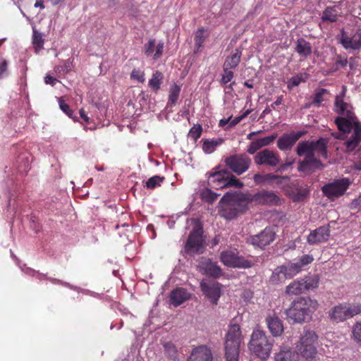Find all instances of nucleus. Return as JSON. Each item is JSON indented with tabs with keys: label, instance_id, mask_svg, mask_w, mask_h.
Wrapping results in <instances>:
<instances>
[{
	"label": "nucleus",
	"instance_id": "10",
	"mask_svg": "<svg viewBox=\"0 0 361 361\" xmlns=\"http://www.w3.org/2000/svg\"><path fill=\"white\" fill-rule=\"evenodd\" d=\"M339 42L345 50H359L361 48L360 30L348 32L343 29L339 35Z\"/></svg>",
	"mask_w": 361,
	"mask_h": 361
},
{
	"label": "nucleus",
	"instance_id": "11",
	"mask_svg": "<svg viewBox=\"0 0 361 361\" xmlns=\"http://www.w3.org/2000/svg\"><path fill=\"white\" fill-rule=\"evenodd\" d=\"M226 165L235 173L241 175L251 164V159L245 154H234L225 159Z\"/></svg>",
	"mask_w": 361,
	"mask_h": 361
},
{
	"label": "nucleus",
	"instance_id": "26",
	"mask_svg": "<svg viewBox=\"0 0 361 361\" xmlns=\"http://www.w3.org/2000/svg\"><path fill=\"white\" fill-rule=\"evenodd\" d=\"M190 293L184 288H176L171 291L170 294L171 303L175 307H177L188 300L190 298Z\"/></svg>",
	"mask_w": 361,
	"mask_h": 361
},
{
	"label": "nucleus",
	"instance_id": "63",
	"mask_svg": "<svg viewBox=\"0 0 361 361\" xmlns=\"http://www.w3.org/2000/svg\"><path fill=\"white\" fill-rule=\"evenodd\" d=\"M231 121V117L228 118L227 119L220 120L219 126L224 128L225 129H228L230 128L229 127V123H230L229 121Z\"/></svg>",
	"mask_w": 361,
	"mask_h": 361
},
{
	"label": "nucleus",
	"instance_id": "5",
	"mask_svg": "<svg viewBox=\"0 0 361 361\" xmlns=\"http://www.w3.org/2000/svg\"><path fill=\"white\" fill-rule=\"evenodd\" d=\"M243 342L242 332L239 325H230L226 336V361H238L239 349Z\"/></svg>",
	"mask_w": 361,
	"mask_h": 361
},
{
	"label": "nucleus",
	"instance_id": "49",
	"mask_svg": "<svg viewBox=\"0 0 361 361\" xmlns=\"http://www.w3.org/2000/svg\"><path fill=\"white\" fill-rule=\"evenodd\" d=\"M164 180V178H161L158 176H153L150 178L147 182H146V187L147 188L153 189L156 188L157 186H159L161 185Z\"/></svg>",
	"mask_w": 361,
	"mask_h": 361
},
{
	"label": "nucleus",
	"instance_id": "6",
	"mask_svg": "<svg viewBox=\"0 0 361 361\" xmlns=\"http://www.w3.org/2000/svg\"><path fill=\"white\" fill-rule=\"evenodd\" d=\"M318 336L314 331L305 329L296 346L297 350L306 359H314L317 354Z\"/></svg>",
	"mask_w": 361,
	"mask_h": 361
},
{
	"label": "nucleus",
	"instance_id": "34",
	"mask_svg": "<svg viewBox=\"0 0 361 361\" xmlns=\"http://www.w3.org/2000/svg\"><path fill=\"white\" fill-rule=\"evenodd\" d=\"M223 143L222 139L218 140H204L202 143V150L205 154H212L216 147Z\"/></svg>",
	"mask_w": 361,
	"mask_h": 361
},
{
	"label": "nucleus",
	"instance_id": "2",
	"mask_svg": "<svg viewBox=\"0 0 361 361\" xmlns=\"http://www.w3.org/2000/svg\"><path fill=\"white\" fill-rule=\"evenodd\" d=\"M338 133H332L336 139L345 140L348 151H353L361 142V123L356 121H350L343 117L335 119Z\"/></svg>",
	"mask_w": 361,
	"mask_h": 361
},
{
	"label": "nucleus",
	"instance_id": "35",
	"mask_svg": "<svg viewBox=\"0 0 361 361\" xmlns=\"http://www.w3.org/2000/svg\"><path fill=\"white\" fill-rule=\"evenodd\" d=\"M282 266L286 274V276H288V279L293 278L302 271L300 269V267L298 264L295 260L294 262H290Z\"/></svg>",
	"mask_w": 361,
	"mask_h": 361
},
{
	"label": "nucleus",
	"instance_id": "1",
	"mask_svg": "<svg viewBox=\"0 0 361 361\" xmlns=\"http://www.w3.org/2000/svg\"><path fill=\"white\" fill-rule=\"evenodd\" d=\"M327 142L324 138L316 141H302L298 143L296 152L300 157L304 156L305 159L299 162L298 170L307 173L324 167L319 161V157L327 158Z\"/></svg>",
	"mask_w": 361,
	"mask_h": 361
},
{
	"label": "nucleus",
	"instance_id": "28",
	"mask_svg": "<svg viewBox=\"0 0 361 361\" xmlns=\"http://www.w3.org/2000/svg\"><path fill=\"white\" fill-rule=\"evenodd\" d=\"M204 273L214 278H218L222 274L221 269L216 263L210 259H207L202 264Z\"/></svg>",
	"mask_w": 361,
	"mask_h": 361
},
{
	"label": "nucleus",
	"instance_id": "58",
	"mask_svg": "<svg viewBox=\"0 0 361 361\" xmlns=\"http://www.w3.org/2000/svg\"><path fill=\"white\" fill-rule=\"evenodd\" d=\"M350 208L351 209H361V195L358 197V198L352 201L350 204Z\"/></svg>",
	"mask_w": 361,
	"mask_h": 361
},
{
	"label": "nucleus",
	"instance_id": "20",
	"mask_svg": "<svg viewBox=\"0 0 361 361\" xmlns=\"http://www.w3.org/2000/svg\"><path fill=\"white\" fill-rule=\"evenodd\" d=\"M305 133V131L291 132L283 134L277 141V146L281 150H288Z\"/></svg>",
	"mask_w": 361,
	"mask_h": 361
},
{
	"label": "nucleus",
	"instance_id": "22",
	"mask_svg": "<svg viewBox=\"0 0 361 361\" xmlns=\"http://www.w3.org/2000/svg\"><path fill=\"white\" fill-rule=\"evenodd\" d=\"M212 359L211 350L206 345H200L192 350L188 361H212Z\"/></svg>",
	"mask_w": 361,
	"mask_h": 361
},
{
	"label": "nucleus",
	"instance_id": "25",
	"mask_svg": "<svg viewBox=\"0 0 361 361\" xmlns=\"http://www.w3.org/2000/svg\"><path fill=\"white\" fill-rule=\"evenodd\" d=\"M219 204L221 206V215L225 219H233L239 214V212L231 200L224 201L222 197Z\"/></svg>",
	"mask_w": 361,
	"mask_h": 361
},
{
	"label": "nucleus",
	"instance_id": "24",
	"mask_svg": "<svg viewBox=\"0 0 361 361\" xmlns=\"http://www.w3.org/2000/svg\"><path fill=\"white\" fill-rule=\"evenodd\" d=\"M342 13L340 3L333 6H328L323 11L322 19L324 22L334 23L338 20V17Z\"/></svg>",
	"mask_w": 361,
	"mask_h": 361
},
{
	"label": "nucleus",
	"instance_id": "27",
	"mask_svg": "<svg viewBox=\"0 0 361 361\" xmlns=\"http://www.w3.org/2000/svg\"><path fill=\"white\" fill-rule=\"evenodd\" d=\"M329 315L331 320L336 322L348 319L345 304L335 306L329 311Z\"/></svg>",
	"mask_w": 361,
	"mask_h": 361
},
{
	"label": "nucleus",
	"instance_id": "57",
	"mask_svg": "<svg viewBox=\"0 0 361 361\" xmlns=\"http://www.w3.org/2000/svg\"><path fill=\"white\" fill-rule=\"evenodd\" d=\"M59 106H60V109L66 114H67L71 118L72 117V111H71V110H70L69 106L66 103H65L64 102L60 100L59 101Z\"/></svg>",
	"mask_w": 361,
	"mask_h": 361
},
{
	"label": "nucleus",
	"instance_id": "30",
	"mask_svg": "<svg viewBox=\"0 0 361 361\" xmlns=\"http://www.w3.org/2000/svg\"><path fill=\"white\" fill-rule=\"evenodd\" d=\"M295 50L300 56L307 58L312 54V46L305 39L299 38L296 42Z\"/></svg>",
	"mask_w": 361,
	"mask_h": 361
},
{
	"label": "nucleus",
	"instance_id": "39",
	"mask_svg": "<svg viewBox=\"0 0 361 361\" xmlns=\"http://www.w3.org/2000/svg\"><path fill=\"white\" fill-rule=\"evenodd\" d=\"M205 30L204 28L198 29L195 35V53H197L200 48L203 47V44L204 42V40L207 37V36L204 35Z\"/></svg>",
	"mask_w": 361,
	"mask_h": 361
},
{
	"label": "nucleus",
	"instance_id": "37",
	"mask_svg": "<svg viewBox=\"0 0 361 361\" xmlns=\"http://www.w3.org/2000/svg\"><path fill=\"white\" fill-rule=\"evenodd\" d=\"M303 285L305 290L310 289H314L318 287L319 277L317 274L306 276L304 278H302Z\"/></svg>",
	"mask_w": 361,
	"mask_h": 361
},
{
	"label": "nucleus",
	"instance_id": "40",
	"mask_svg": "<svg viewBox=\"0 0 361 361\" xmlns=\"http://www.w3.org/2000/svg\"><path fill=\"white\" fill-rule=\"evenodd\" d=\"M329 94V91L326 89H317L313 96L312 104L317 106H319L321 103L325 100L326 95Z\"/></svg>",
	"mask_w": 361,
	"mask_h": 361
},
{
	"label": "nucleus",
	"instance_id": "3",
	"mask_svg": "<svg viewBox=\"0 0 361 361\" xmlns=\"http://www.w3.org/2000/svg\"><path fill=\"white\" fill-rule=\"evenodd\" d=\"M318 307L317 300L301 297L291 302L289 308L286 310V314L294 323L308 322L312 319V314Z\"/></svg>",
	"mask_w": 361,
	"mask_h": 361
},
{
	"label": "nucleus",
	"instance_id": "44",
	"mask_svg": "<svg viewBox=\"0 0 361 361\" xmlns=\"http://www.w3.org/2000/svg\"><path fill=\"white\" fill-rule=\"evenodd\" d=\"M307 78V73L298 74V75L292 77L289 80L288 84V87H290V85H292L293 87H296L300 83L305 82Z\"/></svg>",
	"mask_w": 361,
	"mask_h": 361
},
{
	"label": "nucleus",
	"instance_id": "4",
	"mask_svg": "<svg viewBox=\"0 0 361 361\" xmlns=\"http://www.w3.org/2000/svg\"><path fill=\"white\" fill-rule=\"evenodd\" d=\"M273 339L269 338L264 331L259 329H254L248 343L250 352L262 360H266L270 355Z\"/></svg>",
	"mask_w": 361,
	"mask_h": 361
},
{
	"label": "nucleus",
	"instance_id": "16",
	"mask_svg": "<svg viewBox=\"0 0 361 361\" xmlns=\"http://www.w3.org/2000/svg\"><path fill=\"white\" fill-rule=\"evenodd\" d=\"M255 162L257 165H267L275 167L279 164L280 158L276 152L265 149L256 154Z\"/></svg>",
	"mask_w": 361,
	"mask_h": 361
},
{
	"label": "nucleus",
	"instance_id": "9",
	"mask_svg": "<svg viewBox=\"0 0 361 361\" xmlns=\"http://www.w3.org/2000/svg\"><path fill=\"white\" fill-rule=\"evenodd\" d=\"M221 261L222 263L230 267L248 268L251 263L238 255L235 249H230L221 252Z\"/></svg>",
	"mask_w": 361,
	"mask_h": 361
},
{
	"label": "nucleus",
	"instance_id": "14",
	"mask_svg": "<svg viewBox=\"0 0 361 361\" xmlns=\"http://www.w3.org/2000/svg\"><path fill=\"white\" fill-rule=\"evenodd\" d=\"M201 290L204 296L216 305L221 293V286L214 281L204 280L200 283Z\"/></svg>",
	"mask_w": 361,
	"mask_h": 361
},
{
	"label": "nucleus",
	"instance_id": "41",
	"mask_svg": "<svg viewBox=\"0 0 361 361\" xmlns=\"http://www.w3.org/2000/svg\"><path fill=\"white\" fill-rule=\"evenodd\" d=\"M180 92V87L177 84H173L170 87L169 96V104L172 106L177 102Z\"/></svg>",
	"mask_w": 361,
	"mask_h": 361
},
{
	"label": "nucleus",
	"instance_id": "64",
	"mask_svg": "<svg viewBox=\"0 0 361 361\" xmlns=\"http://www.w3.org/2000/svg\"><path fill=\"white\" fill-rule=\"evenodd\" d=\"M7 68V63L6 61H3L0 64V78H1L2 74L6 71Z\"/></svg>",
	"mask_w": 361,
	"mask_h": 361
},
{
	"label": "nucleus",
	"instance_id": "13",
	"mask_svg": "<svg viewBox=\"0 0 361 361\" xmlns=\"http://www.w3.org/2000/svg\"><path fill=\"white\" fill-rule=\"evenodd\" d=\"M345 94V87H343L342 92L337 95L335 98L334 111L336 113L341 115V117L345 118L346 120L354 121L357 118L353 112V108L350 104L344 102L343 97Z\"/></svg>",
	"mask_w": 361,
	"mask_h": 361
},
{
	"label": "nucleus",
	"instance_id": "55",
	"mask_svg": "<svg viewBox=\"0 0 361 361\" xmlns=\"http://www.w3.org/2000/svg\"><path fill=\"white\" fill-rule=\"evenodd\" d=\"M250 111L249 110H247L243 114H242L241 116H237V117L234 118L233 119H232V118L231 117V121H229L230 122L229 127H233L235 125H237L244 118H245L250 114Z\"/></svg>",
	"mask_w": 361,
	"mask_h": 361
},
{
	"label": "nucleus",
	"instance_id": "19",
	"mask_svg": "<svg viewBox=\"0 0 361 361\" xmlns=\"http://www.w3.org/2000/svg\"><path fill=\"white\" fill-rule=\"evenodd\" d=\"M253 202L258 204L276 205L280 199L272 191L261 190L252 195Z\"/></svg>",
	"mask_w": 361,
	"mask_h": 361
},
{
	"label": "nucleus",
	"instance_id": "51",
	"mask_svg": "<svg viewBox=\"0 0 361 361\" xmlns=\"http://www.w3.org/2000/svg\"><path fill=\"white\" fill-rule=\"evenodd\" d=\"M276 136L275 135H272L270 136L264 137L260 139L255 140L257 144L259 145V148L267 146L270 145L275 139Z\"/></svg>",
	"mask_w": 361,
	"mask_h": 361
},
{
	"label": "nucleus",
	"instance_id": "52",
	"mask_svg": "<svg viewBox=\"0 0 361 361\" xmlns=\"http://www.w3.org/2000/svg\"><path fill=\"white\" fill-rule=\"evenodd\" d=\"M224 73L221 78V82L223 84H226L232 80L234 77L233 72L231 71V69L224 67Z\"/></svg>",
	"mask_w": 361,
	"mask_h": 361
},
{
	"label": "nucleus",
	"instance_id": "61",
	"mask_svg": "<svg viewBox=\"0 0 361 361\" xmlns=\"http://www.w3.org/2000/svg\"><path fill=\"white\" fill-rule=\"evenodd\" d=\"M58 82V80L49 75H47L44 78V82L47 85H51V86H54L56 83Z\"/></svg>",
	"mask_w": 361,
	"mask_h": 361
},
{
	"label": "nucleus",
	"instance_id": "62",
	"mask_svg": "<svg viewBox=\"0 0 361 361\" xmlns=\"http://www.w3.org/2000/svg\"><path fill=\"white\" fill-rule=\"evenodd\" d=\"M283 102V96H279L276 101L273 102L269 106L271 108V109L276 110V106L281 105Z\"/></svg>",
	"mask_w": 361,
	"mask_h": 361
},
{
	"label": "nucleus",
	"instance_id": "18",
	"mask_svg": "<svg viewBox=\"0 0 361 361\" xmlns=\"http://www.w3.org/2000/svg\"><path fill=\"white\" fill-rule=\"evenodd\" d=\"M329 237V227L328 226H322L312 231L307 238V241L310 245H317L326 242Z\"/></svg>",
	"mask_w": 361,
	"mask_h": 361
},
{
	"label": "nucleus",
	"instance_id": "48",
	"mask_svg": "<svg viewBox=\"0 0 361 361\" xmlns=\"http://www.w3.org/2000/svg\"><path fill=\"white\" fill-rule=\"evenodd\" d=\"M72 69V63L69 61H66L63 66H56L54 71L59 74H66L69 73Z\"/></svg>",
	"mask_w": 361,
	"mask_h": 361
},
{
	"label": "nucleus",
	"instance_id": "36",
	"mask_svg": "<svg viewBox=\"0 0 361 361\" xmlns=\"http://www.w3.org/2000/svg\"><path fill=\"white\" fill-rule=\"evenodd\" d=\"M163 79V74L160 71H156L153 73L152 78L149 80L148 85L153 91L157 92L160 89Z\"/></svg>",
	"mask_w": 361,
	"mask_h": 361
},
{
	"label": "nucleus",
	"instance_id": "33",
	"mask_svg": "<svg viewBox=\"0 0 361 361\" xmlns=\"http://www.w3.org/2000/svg\"><path fill=\"white\" fill-rule=\"evenodd\" d=\"M275 361H298V354L290 349H281L275 354Z\"/></svg>",
	"mask_w": 361,
	"mask_h": 361
},
{
	"label": "nucleus",
	"instance_id": "45",
	"mask_svg": "<svg viewBox=\"0 0 361 361\" xmlns=\"http://www.w3.org/2000/svg\"><path fill=\"white\" fill-rule=\"evenodd\" d=\"M352 338L357 343H361V320L357 322L352 328Z\"/></svg>",
	"mask_w": 361,
	"mask_h": 361
},
{
	"label": "nucleus",
	"instance_id": "21",
	"mask_svg": "<svg viewBox=\"0 0 361 361\" xmlns=\"http://www.w3.org/2000/svg\"><path fill=\"white\" fill-rule=\"evenodd\" d=\"M164 44L162 41L157 43L154 39H150L143 47V51L147 56L153 55V59L157 60L159 59L164 51Z\"/></svg>",
	"mask_w": 361,
	"mask_h": 361
},
{
	"label": "nucleus",
	"instance_id": "23",
	"mask_svg": "<svg viewBox=\"0 0 361 361\" xmlns=\"http://www.w3.org/2000/svg\"><path fill=\"white\" fill-rule=\"evenodd\" d=\"M267 324L273 336H279L283 331V326L281 319L275 314H269L266 318Z\"/></svg>",
	"mask_w": 361,
	"mask_h": 361
},
{
	"label": "nucleus",
	"instance_id": "31",
	"mask_svg": "<svg viewBox=\"0 0 361 361\" xmlns=\"http://www.w3.org/2000/svg\"><path fill=\"white\" fill-rule=\"evenodd\" d=\"M242 56V50L240 49H235L230 56H228L224 63V67L229 69L235 68L240 61Z\"/></svg>",
	"mask_w": 361,
	"mask_h": 361
},
{
	"label": "nucleus",
	"instance_id": "50",
	"mask_svg": "<svg viewBox=\"0 0 361 361\" xmlns=\"http://www.w3.org/2000/svg\"><path fill=\"white\" fill-rule=\"evenodd\" d=\"M164 348L166 353H167L170 357L175 359L177 350L174 344L171 342H166L164 343Z\"/></svg>",
	"mask_w": 361,
	"mask_h": 361
},
{
	"label": "nucleus",
	"instance_id": "56",
	"mask_svg": "<svg viewBox=\"0 0 361 361\" xmlns=\"http://www.w3.org/2000/svg\"><path fill=\"white\" fill-rule=\"evenodd\" d=\"M131 78L133 79L137 80L139 82H144L145 81V74L144 72L140 71V70H135L134 69L131 73Z\"/></svg>",
	"mask_w": 361,
	"mask_h": 361
},
{
	"label": "nucleus",
	"instance_id": "60",
	"mask_svg": "<svg viewBox=\"0 0 361 361\" xmlns=\"http://www.w3.org/2000/svg\"><path fill=\"white\" fill-rule=\"evenodd\" d=\"M336 65H339L341 67H345L348 64V59L346 57L338 56L336 61Z\"/></svg>",
	"mask_w": 361,
	"mask_h": 361
},
{
	"label": "nucleus",
	"instance_id": "42",
	"mask_svg": "<svg viewBox=\"0 0 361 361\" xmlns=\"http://www.w3.org/2000/svg\"><path fill=\"white\" fill-rule=\"evenodd\" d=\"M348 319L361 313L360 304H345Z\"/></svg>",
	"mask_w": 361,
	"mask_h": 361
},
{
	"label": "nucleus",
	"instance_id": "47",
	"mask_svg": "<svg viewBox=\"0 0 361 361\" xmlns=\"http://www.w3.org/2000/svg\"><path fill=\"white\" fill-rule=\"evenodd\" d=\"M202 128L200 125L197 124L194 125L190 130L188 133V136L193 139L194 140H197L202 134Z\"/></svg>",
	"mask_w": 361,
	"mask_h": 361
},
{
	"label": "nucleus",
	"instance_id": "29",
	"mask_svg": "<svg viewBox=\"0 0 361 361\" xmlns=\"http://www.w3.org/2000/svg\"><path fill=\"white\" fill-rule=\"evenodd\" d=\"M44 35L37 30L35 26H32V44L36 54H39L44 49Z\"/></svg>",
	"mask_w": 361,
	"mask_h": 361
},
{
	"label": "nucleus",
	"instance_id": "54",
	"mask_svg": "<svg viewBox=\"0 0 361 361\" xmlns=\"http://www.w3.org/2000/svg\"><path fill=\"white\" fill-rule=\"evenodd\" d=\"M228 186H235V188H240L243 186V183L230 173L229 178H228Z\"/></svg>",
	"mask_w": 361,
	"mask_h": 361
},
{
	"label": "nucleus",
	"instance_id": "46",
	"mask_svg": "<svg viewBox=\"0 0 361 361\" xmlns=\"http://www.w3.org/2000/svg\"><path fill=\"white\" fill-rule=\"evenodd\" d=\"M298 264L302 270L303 267L311 264L314 261V257L312 255H304L295 260Z\"/></svg>",
	"mask_w": 361,
	"mask_h": 361
},
{
	"label": "nucleus",
	"instance_id": "12",
	"mask_svg": "<svg viewBox=\"0 0 361 361\" xmlns=\"http://www.w3.org/2000/svg\"><path fill=\"white\" fill-rule=\"evenodd\" d=\"M223 200L224 201L231 200L239 213L247 209L248 204L253 202L252 195L250 193L227 192L223 196Z\"/></svg>",
	"mask_w": 361,
	"mask_h": 361
},
{
	"label": "nucleus",
	"instance_id": "59",
	"mask_svg": "<svg viewBox=\"0 0 361 361\" xmlns=\"http://www.w3.org/2000/svg\"><path fill=\"white\" fill-rule=\"evenodd\" d=\"M259 145L257 144L255 141L251 142L250 146L247 148V152L250 154H255L258 149H259Z\"/></svg>",
	"mask_w": 361,
	"mask_h": 361
},
{
	"label": "nucleus",
	"instance_id": "8",
	"mask_svg": "<svg viewBox=\"0 0 361 361\" xmlns=\"http://www.w3.org/2000/svg\"><path fill=\"white\" fill-rule=\"evenodd\" d=\"M350 185L348 178H341L325 184L322 191L325 197L334 201L343 196Z\"/></svg>",
	"mask_w": 361,
	"mask_h": 361
},
{
	"label": "nucleus",
	"instance_id": "38",
	"mask_svg": "<svg viewBox=\"0 0 361 361\" xmlns=\"http://www.w3.org/2000/svg\"><path fill=\"white\" fill-rule=\"evenodd\" d=\"M288 279V276H286V274L285 271L283 270V266H279L276 267L271 276V281L274 283H282L286 281V279Z\"/></svg>",
	"mask_w": 361,
	"mask_h": 361
},
{
	"label": "nucleus",
	"instance_id": "17",
	"mask_svg": "<svg viewBox=\"0 0 361 361\" xmlns=\"http://www.w3.org/2000/svg\"><path fill=\"white\" fill-rule=\"evenodd\" d=\"M229 172L225 169L211 173L208 176V184L215 189L228 187Z\"/></svg>",
	"mask_w": 361,
	"mask_h": 361
},
{
	"label": "nucleus",
	"instance_id": "53",
	"mask_svg": "<svg viewBox=\"0 0 361 361\" xmlns=\"http://www.w3.org/2000/svg\"><path fill=\"white\" fill-rule=\"evenodd\" d=\"M275 177V176L271 174H267L265 176H262L259 173H257L254 176L253 179L257 184H260L267 181L269 179L274 178Z\"/></svg>",
	"mask_w": 361,
	"mask_h": 361
},
{
	"label": "nucleus",
	"instance_id": "7",
	"mask_svg": "<svg viewBox=\"0 0 361 361\" xmlns=\"http://www.w3.org/2000/svg\"><path fill=\"white\" fill-rule=\"evenodd\" d=\"M191 221L194 225V228L187 240L185 251L190 255H194L202 252L204 246L202 237L203 231L201 224L199 221L195 219H192Z\"/></svg>",
	"mask_w": 361,
	"mask_h": 361
},
{
	"label": "nucleus",
	"instance_id": "15",
	"mask_svg": "<svg viewBox=\"0 0 361 361\" xmlns=\"http://www.w3.org/2000/svg\"><path fill=\"white\" fill-rule=\"evenodd\" d=\"M275 235V231L267 227L259 234L250 236L247 242L255 247L264 248L274 241Z\"/></svg>",
	"mask_w": 361,
	"mask_h": 361
},
{
	"label": "nucleus",
	"instance_id": "43",
	"mask_svg": "<svg viewBox=\"0 0 361 361\" xmlns=\"http://www.w3.org/2000/svg\"><path fill=\"white\" fill-rule=\"evenodd\" d=\"M200 195L203 200L209 203H212L214 201H215L217 197L219 195V194L212 192L210 189L207 188L202 190Z\"/></svg>",
	"mask_w": 361,
	"mask_h": 361
},
{
	"label": "nucleus",
	"instance_id": "32",
	"mask_svg": "<svg viewBox=\"0 0 361 361\" xmlns=\"http://www.w3.org/2000/svg\"><path fill=\"white\" fill-rule=\"evenodd\" d=\"M302 281L301 279L294 280L286 288V293L288 295H300L305 291Z\"/></svg>",
	"mask_w": 361,
	"mask_h": 361
}]
</instances>
